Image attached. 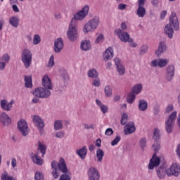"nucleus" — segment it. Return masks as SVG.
<instances>
[{
	"label": "nucleus",
	"mask_w": 180,
	"mask_h": 180,
	"mask_svg": "<svg viewBox=\"0 0 180 180\" xmlns=\"http://www.w3.org/2000/svg\"><path fill=\"white\" fill-rule=\"evenodd\" d=\"M175 30H179V21H178V17H176V14L172 13L169 18V24L166 25L165 27V33L169 37V39H172L174 37V28Z\"/></svg>",
	"instance_id": "obj_1"
},
{
	"label": "nucleus",
	"mask_w": 180,
	"mask_h": 180,
	"mask_svg": "<svg viewBox=\"0 0 180 180\" xmlns=\"http://www.w3.org/2000/svg\"><path fill=\"white\" fill-rule=\"evenodd\" d=\"M101 25V20L99 19V16H94L91 20L84 24L83 27V32L85 34H88V33H92L95 32L98 27Z\"/></svg>",
	"instance_id": "obj_2"
},
{
	"label": "nucleus",
	"mask_w": 180,
	"mask_h": 180,
	"mask_svg": "<svg viewBox=\"0 0 180 180\" xmlns=\"http://www.w3.org/2000/svg\"><path fill=\"white\" fill-rule=\"evenodd\" d=\"M115 34L118 36L120 40H121L122 43H129L131 47H137V44H136L134 41L130 37V34L126 32L122 31L120 28L115 30Z\"/></svg>",
	"instance_id": "obj_3"
},
{
	"label": "nucleus",
	"mask_w": 180,
	"mask_h": 180,
	"mask_svg": "<svg viewBox=\"0 0 180 180\" xmlns=\"http://www.w3.org/2000/svg\"><path fill=\"white\" fill-rule=\"evenodd\" d=\"M178 112L176 111L172 112L167 119L165 123V129L167 133H172L174 126H175V121L176 120Z\"/></svg>",
	"instance_id": "obj_4"
},
{
	"label": "nucleus",
	"mask_w": 180,
	"mask_h": 180,
	"mask_svg": "<svg viewBox=\"0 0 180 180\" xmlns=\"http://www.w3.org/2000/svg\"><path fill=\"white\" fill-rule=\"evenodd\" d=\"M89 12V6L85 5L80 11L74 15L70 23L77 25V20H84Z\"/></svg>",
	"instance_id": "obj_5"
},
{
	"label": "nucleus",
	"mask_w": 180,
	"mask_h": 180,
	"mask_svg": "<svg viewBox=\"0 0 180 180\" xmlns=\"http://www.w3.org/2000/svg\"><path fill=\"white\" fill-rule=\"evenodd\" d=\"M33 60V54L32 51L27 49L22 51L21 53V61L25 68H30L32 65V60Z\"/></svg>",
	"instance_id": "obj_6"
},
{
	"label": "nucleus",
	"mask_w": 180,
	"mask_h": 180,
	"mask_svg": "<svg viewBox=\"0 0 180 180\" xmlns=\"http://www.w3.org/2000/svg\"><path fill=\"white\" fill-rule=\"evenodd\" d=\"M67 36L70 41H77L78 39V30L77 29V25L70 22L67 31Z\"/></svg>",
	"instance_id": "obj_7"
},
{
	"label": "nucleus",
	"mask_w": 180,
	"mask_h": 180,
	"mask_svg": "<svg viewBox=\"0 0 180 180\" xmlns=\"http://www.w3.org/2000/svg\"><path fill=\"white\" fill-rule=\"evenodd\" d=\"M33 96H37V98H41V99H47L50 95H51V91L43 87H38L33 91Z\"/></svg>",
	"instance_id": "obj_8"
},
{
	"label": "nucleus",
	"mask_w": 180,
	"mask_h": 180,
	"mask_svg": "<svg viewBox=\"0 0 180 180\" xmlns=\"http://www.w3.org/2000/svg\"><path fill=\"white\" fill-rule=\"evenodd\" d=\"M180 174V165L173 163L170 167L167 169V176H179Z\"/></svg>",
	"instance_id": "obj_9"
},
{
	"label": "nucleus",
	"mask_w": 180,
	"mask_h": 180,
	"mask_svg": "<svg viewBox=\"0 0 180 180\" xmlns=\"http://www.w3.org/2000/svg\"><path fill=\"white\" fill-rule=\"evenodd\" d=\"M18 128L22 136H27V134H29V126L27 125V122H26V120H20L18 122Z\"/></svg>",
	"instance_id": "obj_10"
},
{
	"label": "nucleus",
	"mask_w": 180,
	"mask_h": 180,
	"mask_svg": "<svg viewBox=\"0 0 180 180\" xmlns=\"http://www.w3.org/2000/svg\"><path fill=\"white\" fill-rule=\"evenodd\" d=\"M175 75V66L174 65H169L166 68L165 79L168 82H171L174 79Z\"/></svg>",
	"instance_id": "obj_11"
},
{
	"label": "nucleus",
	"mask_w": 180,
	"mask_h": 180,
	"mask_svg": "<svg viewBox=\"0 0 180 180\" xmlns=\"http://www.w3.org/2000/svg\"><path fill=\"white\" fill-rule=\"evenodd\" d=\"M88 176L89 180H100L101 179V174H99V172L96 168L94 167H91L88 172Z\"/></svg>",
	"instance_id": "obj_12"
},
{
	"label": "nucleus",
	"mask_w": 180,
	"mask_h": 180,
	"mask_svg": "<svg viewBox=\"0 0 180 180\" xmlns=\"http://www.w3.org/2000/svg\"><path fill=\"white\" fill-rule=\"evenodd\" d=\"M115 64L117 67V71L120 77H123L124 74H126V68L123 63H122V60L119 59V58H114Z\"/></svg>",
	"instance_id": "obj_13"
},
{
	"label": "nucleus",
	"mask_w": 180,
	"mask_h": 180,
	"mask_svg": "<svg viewBox=\"0 0 180 180\" xmlns=\"http://www.w3.org/2000/svg\"><path fill=\"white\" fill-rule=\"evenodd\" d=\"M13 103H15V101L13 100L8 102L6 99H3L0 101V107L5 112H11L12 108H13Z\"/></svg>",
	"instance_id": "obj_14"
},
{
	"label": "nucleus",
	"mask_w": 180,
	"mask_h": 180,
	"mask_svg": "<svg viewBox=\"0 0 180 180\" xmlns=\"http://www.w3.org/2000/svg\"><path fill=\"white\" fill-rule=\"evenodd\" d=\"M161 162V158L157 156L156 153H154L152 158L150 160L148 169H154V168L158 167Z\"/></svg>",
	"instance_id": "obj_15"
},
{
	"label": "nucleus",
	"mask_w": 180,
	"mask_h": 180,
	"mask_svg": "<svg viewBox=\"0 0 180 180\" xmlns=\"http://www.w3.org/2000/svg\"><path fill=\"white\" fill-rule=\"evenodd\" d=\"M32 119L34 124H35L36 127H37V129H39V131H41L43 130V129H44V121H43V119H41L40 116L33 115L32 117Z\"/></svg>",
	"instance_id": "obj_16"
},
{
	"label": "nucleus",
	"mask_w": 180,
	"mask_h": 180,
	"mask_svg": "<svg viewBox=\"0 0 180 180\" xmlns=\"http://www.w3.org/2000/svg\"><path fill=\"white\" fill-rule=\"evenodd\" d=\"M64 49V40L61 38H58L54 41L53 50L55 53H61V50Z\"/></svg>",
	"instance_id": "obj_17"
},
{
	"label": "nucleus",
	"mask_w": 180,
	"mask_h": 180,
	"mask_svg": "<svg viewBox=\"0 0 180 180\" xmlns=\"http://www.w3.org/2000/svg\"><path fill=\"white\" fill-rule=\"evenodd\" d=\"M136 131V126L134 125V122H128L124 129V134L125 136H129V134H132Z\"/></svg>",
	"instance_id": "obj_18"
},
{
	"label": "nucleus",
	"mask_w": 180,
	"mask_h": 180,
	"mask_svg": "<svg viewBox=\"0 0 180 180\" xmlns=\"http://www.w3.org/2000/svg\"><path fill=\"white\" fill-rule=\"evenodd\" d=\"M41 84L45 89H48V91L53 89V83H51V79L49 75H46L43 77Z\"/></svg>",
	"instance_id": "obj_19"
},
{
	"label": "nucleus",
	"mask_w": 180,
	"mask_h": 180,
	"mask_svg": "<svg viewBox=\"0 0 180 180\" xmlns=\"http://www.w3.org/2000/svg\"><path fill=\"white\" fill-rule=\"evenodd\" d=\"M57 168L58 169V171L63 174H67L68 172V167H67V164L65 163L64 158H60L59 162H57Z\"/></svg>",
	"instance_id": "obj_20"
},
{
	"label": "nucleus",
	"mask_w": 180,
	"mask_h": 180,
	"mask_svg": "<svg viewBox=\"0 0 180 180\" xmlns=\"http://www.w3.org/2000/svg\"><path fill=\"white\" fill-rule=\"evenodd\" d=\"M156 174L159 179H164L168 175V169L165 166H160L156 169Z\"/></svg>",
	"instance_id": "obj_21"
},
{
	"label": "nucleus",
	"mask_w": 180,
	"mask_h": 180,
	"mask_svg": "<svg viewBox=\"0 0 180 180\" xmlns=\"http://www.w3.org/2000/svg\"><path fill=\"white\" fill-rule=\"evenodd\" d=\"M0 122L3 126H9L12 123V120L6 112H4L0 114Z\"/></svg>",
	"instance_id": "obj_22"
},
{
	"label": "nucleus",
	"mask_w": 180,
	"mask_h": 180,
	"mask_svg": "<svg viewBox=\"0 0 180 180\" xmlns=\"http://www.w3.org/2000/svg\"><path fill=\"white\" fill-rule=\"evenodd\" d=\"M9 60H11V58L8 53H5L0 57V71H4V70H5L6 64L9 63Z\"/></svg>",
	"instance_id": "obj_23"
},
{
	"label": "nucleus",
	"mask_w": 180,
	"mask_h": 180,
	"mask_svg": "<svg viewBox=\"0 0 180 180\" xmlns=\"http://www.w3.org/2000/svg\"><path fill=\"white\" fill-rule=\"evenodd\" d=\"M146 2H138V9L136 10V15L139 18H144L146 16V8H144V4Z\"/></svg>",
	"instance_id": "obj_24"
},
{
	"label": "nucleus",
	"mask_w": 180,
	"mask_h": 180,
	"mask_svg": "<svg viewBox=\"0 0 180 180\" xmlns=\"http://www.w3.org/2000/svg\"><path fill=\"white\" fill-rule=\"evenodd\" d=\"M52 172L51 174L54 179H57L60 176V170L57 168V161L53 160L51 162Z\"/></svg>",
	"instance_id": "obj_25"
},
{
	"label": "nucleus",
	"mask_w": 180,
	"mask_h": 180,
	"mask_svg": "<svg viewBox=\"0 0 180 180\" xmlns=\"http://www.w3.org/2000/svg\"><path fill=\"white\" fill-rule=\"evenodd\" d=\"M138 109L141 112H146L147 109H148V103H147V101L144 99H141L138 102Z\"/></svg>",
	"instance_id": "obj_26"
},
{
	"label": "nucleus",
	"mask_w": 180,
	"mask_h": 180,
	"mask_svg": "<svg viewBox=\"0 0 180 180\" xmlns=\"http://www.w3.org/2000/svg\"><path fill=\"white\" fill-rule=\"evenodd\" d=\"M103 57L104 61H108L109 60H111V58H113V49H112L111 47L107 49L103 53Z\"/></svg>",
	"instance_id": "obj_27"
},
{
	"label": "nucleus",
	"mask_w": 180,
	"mask_h": 180,
	"mask_svg": "<svg viewBox=\"0 0 180 180\" xmlns=\"http://www.w3.org/2000/svg\"><path fill=\"white\" fill-rule=\"evenodd\" d=\"M76 153L82 160H85L86 158V153H88V149H86V146H84L82 148L77 150Z\"/></svg>",
	"instance_id": "obj_28"
},
{
	"label": "nucleus",
	"mask_w": 180,
	"mask_h": 180,
	"mask_svg": "<svg viewBox=\"0 0 180 180\" xmlns=\"http://www.w3.org/2000/svg\"><path fill=\"white\" fill-rule=\"evenodd\" d=\"M31 160L37 165H43V159L40 156H38L37 154L32 153L31 155Z\"/></svg>",
	"instance_id": "obj_29"
},
{
	"label": "nucleus",
	"mask_w": 180,
	"mask_h": 180,
	"mask_svg": "<svg viewBox=\"0 0 180 180\" xmlns=\"http://www.w3.org/2000/svg\"><path fill=\"white\" fill-rule=\"evenodd\" d=\"M8 22L13 27H18L20 23L19 17L18 15H13L9 18Z\"/></svg>",
	"instance_id": "obj_30"
},
{
	"label": "nucleus",
	"mask_w": 180,
	"mask_h": 180,
	"mask_svg": "<svg viewBox=\"0 0 180 180\" xmlns=\"http://www.w3.org/2000/svg\"><path fill=\"white\" fill-rule=\"evenodd\" d=\"M80 49L83 51H89L91 50V41L84 40L81 42Z\"/></svg>",
	"instance_id": "obj_31"
},
{
	"label": "nucleus",
	"mask_w": 180,
	"mask_h": 180,
	"mask_svg": "<svg viewBox=\"0 0 180 180\" xmlns=\"http://www.w3.org/2000/svg\"><path fill=\"white\" fill-rule=\"evenodd\" d=\"M167 47L165 46V44L162 41L160 42L158 50L155 51V54L157 57H160L164 51L166 50Z\"/></svg>",
	"instance_id": "obj_32"
},
{
	"label": "nucleus",
	"mask_w": 180,
	"mask_h": 180,
	"mask_svg": "<svg viewBox=\"0 0 180 180\" xmlns=\"http://www.w3.org/2000/svg\"><path fill=\"white\" fill-rule=\"evenodd\" d=\"M141 91H143L142 84H137L132 88V93L135 95H139V94L141 93Z\"/></svg>",
	"instance_id": "obj_33"
},
{
	"label": "nucleus",
	"mask_w": 180,
	"mask_h": 180,
	"mask_svg": "<svg viewBox=\"0 0 180 180\" xmlns=\"http://www.w3.org/2000/svg\"><path fill=\"white\" fill-rule=\"evenodd\" d=\"M38 143V150H39L40 153H41V157L44 158V155H46V151H47V146L40 141H39Z\"/></svg>",
	"instance_id": "obj_34"
},
{
	"label": "nucleus",
	"mask_w": 180,
	"mask_h": 180,
	"mask_svg": "<svg viewBox=\"0 0 180 180\" xmlns=\"http://www.w3.org/2000/svg\"><path fill=\"white\" fill-rule=\"evenodd\" d=\"M96 155L98 162H102V161L103 160V157L105 155V152H103V150H102V149L98 148L96 150Z\"/></svg>",
	"instance_id": "obj_35"
},
{
	"label": "nucleus",
	"mask_w": 180,
	"mask_h": 180,
	"mask_svg": "<svg viewBox=\"0 0 180 180\" xmlns=\"http://www.w3.org/2000/svg\"><path fill=\"white\" fill-rule=\"evenodd\" d=\"M113 89L110 86H105L104 88V94L106 98H112V96L113 95Z\"/></svg>",
	"instance_id": "obj_36"
},
{
	"label": "nucleus",
	"mask_w": 180,
	"mask_h": 180,
	"mask_svg": "<svg viewBox=\"0 0 180 180\" xmlns=\"http://www.w3.org/2000/svg\"><path fill=\"white\" fill-rule=\"evenodd\" d=\"M24 81L25 88H32L33 83H32L31 76H25Z\"/></svg>",
	"instance_id": "obj_37"
},
{
	"label": "nucleus",
	"mask_w": 180,
	"mask_h": 180,
	"mask_svg": "<svg viewBox=\"0 0 180 180\" xmlns=\"http://www.w3.org/2000/svg\"><path fill=\"white\" fill-rule=\"evenodd\" d=\"M54 130H61L63 129V121L62 120H56L53 124Z\"/></svg>",
	"instance_id": "obj_38"
},
{
	"label": "nucleus",
	"mask_w": 180,
	"mask_h": 180,
	"mask_svg": "<svg viewBox=\"0 0 180 180\" xmlns=\"http://www.w3.org/2000/svg\"><path fill=\"white\" fill-rule=\"evenodd\" d=\"M169 63V59L159 58V67L160 68H164L167 67Z\"/></svg>",
	"instance_id": "obj_39"
},
{
	"label": "nucleus",
	"mask_w": 180,
	"mask_h": 180,
	"mask_svg": "<svg viewBox=\"0 0 180 180\" xmlns=\"http://www.w3.org/2000/svg\"><path fill=\"white\" fill-rule=\"evenodd\" d=\"M139 147L143 151L146 150V147H147V139L141 138L139 141Z\"/></svg>",
	"instance_id": "obj_40"
},
{
	"label": "nucleus",
	"mask_w": 180,
	"mask_h": 180,
	"mask_svg": "<svg viewBox=\"0 0 180 180\" xmlns=\"http://www.w3.org/2000/svg\"><path fill=\"white\" fill-rule=\"evenodd\" d=\"M98 76L99 73H98V71L95 69H91L88 72V77L89 78H98Z\"/></svg>",
	"instance_id": "obj_41"
},
{
	"label": "nucleus",
	"mask_w": 180,
	"mask_h": 180,
	"mask_svg": "<svg viewBox=\"0 0 180 180\" xmlns=\"http://www.w3.org/2000/svg\"><path fill=\"white\" fill-rule=\"evenodd\" d=\"M153 139L155 141H158L161 139V134H160V129H155L153 132Z\"/></svg>",
	"instance_id": "obj_42"
},
{
	"label": "nucleus",
	"mask_w": 180,
	"mask_h": 180,
	"mask_svg": "<svg viewBox=\"0 0 180 180\" xmlns=\"http://www.w3.org/2000/svg\"><path fill=\"white\" fill-rule=\"evenodd\" d=\"M127 101L128 103H130L131 105V103H133L134 101H136V94H134V93H130L127 96Z\"/></svg>",
	"instance_id": "obj_43"
},
{
	"label": "nucleus",
	"mask_w": 180,
	"mask_h": 180,
	"mask_svg": "<svg viewBox=\"0 0 180 180\" xmlns=\"http://www.w3.org/2000/svg\"><path fill=\"white\" fill-rule=\"evenodd\" d=\"M152 150L155 151V154H157V153L161 150V144L158 141H156L152 146Z\"/></svg>",
	"instance_id": "obj_44"
},
{
	"label": "nucleus",
	"mask_w": 180,
	"mask_h": 180,
	"mask_svg": "<svg viewBox=\"0 0 180 180\" xmlns=\"http://www.w3.org/2000/svg\"><path fill=\"white\" fill-rule=\"evenodd\" d=\"M148 51V45L143 44L141 46L139 50V54L143 56Z\"/></svg>",
	"instance_id": "obj_45"
},
{
	"label": "nucleus",
	"mask_w": 180,
	"mask_h": 180,
	"mask_svg": "<svg viewBox=\"0 0 180 180\" xmlns=\"http://www.w3.org/2000/svg\"><path fill=\"white\" fill-rule=\"evenodd\" d=\"M1 180H16V179L12 176H9V174L6 172H5L4 174L1 176Z\"/></svg>",
	"instance_id": "obj_46"
},
{
	"label": "nucleus",
	"mask_w": 180,
	"mask_h": 180,
	"mask_svg": "<svg viewBox=\"0 0 180 180\" xmlns=\"http://www.w3.org/2000/svg\"><path fill=\"white\" fill-rule=\"evenodd\" d=\"M35 180H44V174L41 172H36L34 174Z\"/></svg>",
	"instance_id": "obj_47"
},
{
	"label": "nucleus",
	"mask_w": 180,
	"mask_h": 180,
	"mask_svg": "<svg viewBox=\"0 0 180 180\" xmlns=\"http://www.w3.org/2000/svg\"><path fill=\"white\" fill-rule=\"evenodd\" d=\"M127 120H129V115H127V114L124 112L122 115L121 124L122 126H124V124H126V123H127Z\"/></svg>",
	"instance_id": "obj_48"
},
{
	"label": "nucleus",
	"mask_w": 180,
	"mask_h": 180,
	"mask_svg": "<svg viewBox=\"0 0 180 180\" xmlns=\"http://www.w3.org/2000/svg\"><path fill=\"white\" fill-rule=\"evenodd\" d=\"M40 41H41V38H40V36H39V34H35L33 38V44L37 46V44H39Z\"/></svg>",
	"instance_id": "obj_49"
},
{
	"label": "nucleus",
	"mask_w": 180,
	"mask_h": 180,
	"mask_svg": "<svg viewBox=\"0 0 180 180\" xmlns=\"http://www.w3.org/2000/svg\"><path fill=\"white\" fill-rule=\"evenodd\" d=\"M83 126L85 130H90V129L91 130H95V128L96 127V126L94 124H84Z\"/></svg>",
	"instance_id": "obj_50"
},
{
	"label": "nucleus",
	"mask_w": 180,
	"mask_h": 180,
	"mask_svg": "<svg viewBox=\"0 0 180 180\" xmlns=\"http://www.w3.org/2000/svg\"><path fill=\"white\" fill-rule=\"evenodd\" d=\"M122 140V138L120 136L117 135L112 141H111V146H115L119 143V141Z\"/></svg>",
	"instance_id": "obj_51"
},
{
	"label": "nucleus",
	"mask_w": 180,
	"mask_h": 180,
	"mask_svg": "<svg viewBox=\"0 0 180 180\" xmlns=\"http://www.w3.org/2000/svg\"><path fill=\"white\" fill-rule=\"evenodd\" d=\"M92 85L96 87H98L101 86V79L99 78H95L92 82Z\"/></svg>",
	"instance_id": "obj_52"
},
{
	"label": "nucleus",
	"mask_w": 180,
	"mask_h": 180,
	"mask_svg": "<svg viewBox=\"0 0 180 180\" xmlns=\"http://www.w3.org/2000/svg\"><path fill=\"white\" fill-rule=\"evenodd\" d=\"M59 180H71V176L67 174V173H64L63 174L60 175Z\"/></svg>",
	"instance_id": "obj_53"
},
{
	"label": "nucleus",
	"mask_w": 180,
	"mask_h": 180,
	"mask_svg": "<svg viewBox=\"0 0 180 180\" xmlns=\"http://www.w3.org/2000/svg\"><path fill=\"white\" fill-rule=\"evenodd\" d=\"M53 65H54V56H51L50 57L49 60L47 67H48L49 68H51V67H53Z\"/></svg>",
	"instance_id": "obj_54"
},
{
	"label": "nucleus",
	"mask_w": 180,
	"mask_h": 180,
	"mask_svg": "<svg viewBox=\"0 0 180 180\" xmlns=\"http://www.w3.org/2000/svg\"><path fill=\"white\" fill-rule=\"evenodd\" d=\"M65 136V133L63 131H59L56 133V137H57V139H63Z\"/></svg>",
	"instance_id": "obj_55"
},
{
	"label": "nucleus",
	"mask_w": 180,
	"mask_h": 180,
	"mask_svg": "<svg viewBox=\"0 0 180 180\" xmlns=\"http://www.w3.org/2000/svg\"><path fill=\"white\" fill-rule=\"evenodd\" d=\"M100 109L102 112V113H103V115H105V113H108V105L103 104L101 107Z\"/></svg>",
	"instance_id": "obj_56"
},
{
	"label": "nucleus",
	"mask_w": 180,
	"mask_h": 180,
	"mask_svg": "<svg viewBox=\"0 0 180 180\" xmlns=\"http://www.w3.org/2000/svg\"><path fill=\"white\" fill-rule=\"evenodd\" d=\"M150 67H159V58L152 60L150 63Z\"/></svg>",
	"instance_id": "obj_57"
},
{
	"label": "nucleus",
	"mask_w": 180,
	"mask_h": 180,
	"mask_svg": "<svg viewBox=\"0 0 180 180\" xmlns=\"http://www.w3.org/2000/svg\"><path fill=\"white\" fill-rule=\"evenodd\" d=\"M103 39H104L103 34H100L97 37V38H96V43H97V44L102 43V41H103Z\"/></svg>",
	"instance_id": "obj_58"
},
{
	"label": "nucleus",
	"mask_w": 180,
	"mask_h": 180,
	"mask_svg": "<svg viewBox=\"0 0 180 180\" xmlns=\"http://www.w3.org/2000/svg\"><path fill=\"white\" fill-rule=\"evenodd\" d=\"M11 167L12 168H16L18 167V161L15 158H11Z\"/></svg>",
	"instance_id": "obj_59"
},
{
	"label": "nucleus",
	"mask_w": 180,
	"mask_h": 180,
	"mask_svg": "<svg viewBox=\"0 0 180 180\" xmlns=\"http://www.w3.org/2000/svg\"><path fill=\"white\" fill-rule=\"evenodd\" d=\"M174 110V105L172 104H169L167 108H166V113H171Z\"/></svg>",
	"instance_id": "obj_60"
},
{
	"label": "nucleus",
	"mask_w": 180,
	"mask_h": 180,
	"mask_svg": "<svg viewBox=\"0 0 180 180\" xmlns=\"http://www.w3.org/2000/svg\"><path fill=\"white\" fill-rule=\"evenodd\" d=\"M105 136H112L113 134V129L112 128H108L105 131Z\"/></svg>",
	"instance_id": "obj_61"
},
{
	"label": "nucleus",
	"mask_w": 180,
	"mask_h": 180,
	"mask_svg": "<svg viewBox=\"0 0 180 180\" xmlns=\"http://www.w3.org/2000/svg\"><path fill=\"white\" fill-rule=\"evenodd\" d=\"M126 8H127V4H120L118 5V9H119V11H124V9H126Z\"/></svg>",
	"instance_id": "obj_62"
},
{
	"label": "nucleus",
	"mask_w": 180,
	"mask_h": 180,
	"mask_svg": "<svg viewBox=\"0 0 180 180\" xmlns=\"http://www.w3.org/2000/svg\"><path fill=\"white\" fill-rule=\"evenodd\" d=\"M120 27L122 30V32H124V30H127V25H126V22H122Z\"/></svg>",
	"instance_id": "obj_63"
},
{
	"label": "nucleus",
	"mask_w": 180,
	"mask_h": 180,
	"mask_svg": "<svg viewBox=\"0 0 180 180\" xmlns=\"http://www.w3.org/2000/svg\"><path fill=\"white\" fill-rule=\"evenodd\" d=\"M176 155L180 158V143H179L176 146Z\"/></svg>",
	"instance_id": "obj_64"
}]
</instances>
